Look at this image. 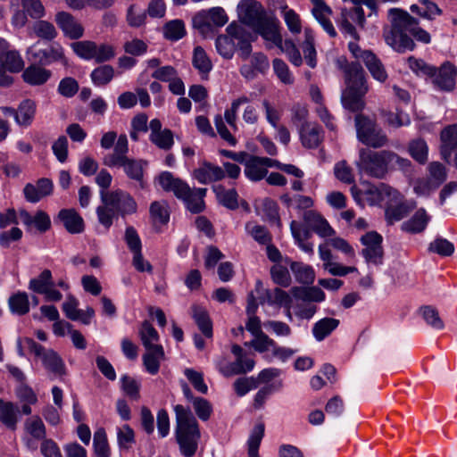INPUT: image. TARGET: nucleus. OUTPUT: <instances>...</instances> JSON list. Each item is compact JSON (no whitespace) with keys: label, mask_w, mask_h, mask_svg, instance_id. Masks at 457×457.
<instances>
[{"label":"nucleus","mask_w":457,"mask_h":457,"mask_svg":"<svg viewBox=\"0 0 457 457\" xmlns=\"http://www.w3.org/2000/svg\"><path fill=\"white\" fill-rule=\"evenodd\" d=\"M410 155L419 163L424 164L428 157V146L424 139L418 138L410 142L408 146Z\"/></svg>","instance_id":"nucleus-46"},{"label":"nucleus","mask_w":457,"mask_h":457,"mask_svg":"<svg viewBox=\"0 0 457 457\" xmlns=\"http://www.w3.org/2000/svg\"><path fill=\"white\" fill-rule=\"evenodd\" d=\"M339 320L334 318H323L318 320L312 327L314 338L319 342L324 340L339 326Z\"/></svg>","instance_id":"nucleus-39"},{"label":"nucleus","mask_w":457,"mask_h":457,"mask_svg":"<svg viewBox=\"0 0 457 457\" xmlns=\"http://www.w3.org/2000/svg\"><path fill=\"white\" fill-rule=\"evenodd\" d=\"M174 411L175 436L180 453L185 457H192L197 451L201 438L198 421L188 407L177 404L174 406Z\"/></svg>","instance_id":"nucleus-4"},{"label":"nucleus","mask_w":457,"mask_h":457,"mask_svg":"<svg viewBox=\"0 0 457 457\" xmlns=\"http://www.w3.org/2000/svg\"><path fill=\"white\" fill-rule=\"evenodd\" d=\"M51 76V71L37 64L29 65L22 73L23 80L30 86L44 85Z\"/></svg>","instance_id":"nucleus-30"},{"label":"nucleus","mask_w":457,"mask_h":457,"mask_svg":"<svg viewBox=\"0 0 457 457\" xmlns=\"http://www.w3.org/2000/svg\"><path fill=\"white\" fill-rule=\"evenodd\" d=\"M117 442L121 451H129L135 444L134 430L128 424L117 428Z\"/></svg>","instance_id":"nucleus-53"},{"label":"nucleus","mask_w":457,"mask_h":457,"mask_svg":"<svg viewBox=\"0 0 457 457\" xmlns=\"http://www.w3.org/2000/svg\"><path fill=\"white\" fill-rule=\"evenodd\" d=\"M37 110L36 103L31 99L23 100L15 113V121L19 126L29 127L33 122Z\"/></svg>","instance_id":"nucleus-36"},{"label":"nucleus","mask_w":457,"mask_h":457,"mask_svg":"<svg viewBox=\"0 0 457 457\" xmlns=\"http://www.w3.org/2000/svg\"><path fill=\"white\" fill-rule=\"evenodd\" d=\"M150 140L157 147L162 150H170L173 144V134L171 130L165 129L157 134H150Z\"/></svg>","instance_id":"nucleus-61"},{"label":"nucleus","mask_w":457,"mask_h":457,"mask_svg":"<svg viewBox=\"0 0 457 457\" xmlns=\"http://www.w3.org/2000/svg\"><path fill=\"white\" fill-rule=\"evenodd\" d=\"M114 77V69L111 65H101L94 69L90 74L91 80L95 86H105Z\"/></svg>","instance_id":"nucleus-47"},{"label":"nucleus","mask_w":457,"mask_h":457,"mask_svg":"<svg viewBox=\"0 0 457 457\" xmlns=\"http://www.w3.org/2000/svg\"><path fill=\"white\" fill-rule=\"evenodd\" d=\"M193 176L199 183L206 185L223 179L225 172L222 167L204 162L199 168L194 170Z\"/></svg>","instance_id":"nucleus-24"},{"label":"nucleus","mask_w":457,"mask_h":457,"mask_svg":"<svg viewBox=\"0 0 457 457\" xmlns=\"http://www.w3.org/2000/svg\"><path fill=\"white\" fill-rule=\"evenodd\" d=\"M101 200L103 204H111L116 212H120L122 215L131 214L137 211V203L133 197L129 193L120 189L111 193L102 192Z\"/></svg>","instance_id":"nucleus-17"},{"label":"nucleus","mask_w":457,"mask_h":457,"mask_svg":"<svg viewBox=\"0 0 457 457\" xmlns=\"http://www.w3.org/2000/svg\"><path fill=\"white\" fill-rule=\"evenodd\" d=\"M366 23L364 10L361 6H354L349 9H342L340 17L337 20V25L341 33L345 37H350L353 41L358 42L360 36L356 26L363 29Z\"/></svg>","instance_id":"nucleus-10"},{"label":"nucleus","mask_w":457,"mask_h":457,"mask_svg":"<svg viewBox=\"0 0 457 457\" xmlns=\"http://www.w3.org/2000/svg\"><path fill=\"white\" fill-rule=\"evenodd\" d=\"M192 406L196 416L202 421H207L211 418L213 411L212 403L207 399L203 397H196L194 399Z\"/></svg>","instance_id":"nucleus-57"},{"label":"nucleus","mask_w":457,"mask_h":457,"mask_svg":"<svg viewBox=\"0 0 457 457\" xmlns=\"http://www.w3.org/2000/svg\"><path fill=\"white\" fill-rule=\"evenodd\" d=\"M185 23L181 20H173L163 27L164 37L170 41H178L186 36Z\"/></svg>","instance_id":"nucleus-48"},{"label":"nucleus","mask_w":457,"mask_h":457,"mask_svg":"<svg viewBox=\"0 0 457 457\" xmlns=\"http://www.w3.org/2000/svg\"><path fill=\"white\" fill-rule=\"evenodd\" d=\"M192 65L197 71L201 79L207 80L213 65L202 46H195L193 50Z\"/></svg>","instance_id":"nucleus-28"},{"label":"nucleus","mask_w":457,"mask_h":457,"mask_svg":"<svg viewBox=\"0 0 457 457\" xmlns=\"http://www.w3.org/2000/svg\"><path fill=\"white\" fill-rule=\"evenodd\" d=\"M430 219L426 210L420 208L410 220L401 225L402 230L411 234L421 233L426 229Z\"/></svg>","instance_id":"nucleus-33"},{"label":"nucleus","mask_w":457,"mask_h":457,"mask_svg":"<svg viewBox=\"0 0 457 457\" xmlns=\"http://www.w3.org/2000/svg\"><path fill=\"white\" fill-rule=\"evenodd\" d=\"M3 68L0 71V86L8 87L12 83V78L6 74L10 72H19L23 69L24 62L16 50L11 49L2 60Z\"/></svg>","instance_id":"nucleus-20"},{"label":"nucleus","mask_w":457,"mask_h":457,"mask_svg":"<svg viewBox=\"0 0 457 457\" xmlns=\"http://www.w3.org/2000/svg\"><path fill=\"white\" fill-rule=\"evenodd\" d=\"M428 176L437 187H440L447 178L445 167L439 162H432L428 166Z\"/></svg>","instance_id":"nucleus-60"},{"label":"nucleus","mask_w":457,"mask_h":457,"mask_svg":"<svg viewBox=\"0 0 457 457\" xmlns=\"http://www.w3.org/2000/svg\"><path fill=\"white\" fill-rule=\"evenodd\" d=\"M19 218L21 223L25 227L27 232H37L44 234L51 228L50 216L42 210H37L35 212H29L25 209L19 210Z\"/></svg>","instance_id":"nucleus-15"},{"label":"nucleus","mask_w":457,"mask_h":457,"mask_svg":"<svg viewBox=\"0 0 457 457\" xmlns=\"http://www.w3.org/2000/svg\"><path fill=\"white\" fill-rule=\"evenodd\" d=\"M348 49L355 59L361 60L371 76L379 82L387 79V73L381 61L370 50H362L356 42H349Z\"/></svg>","instance_id":"nucleus-11"},{"label":"nucleus","mask_w":457,"mask_h":457,"mask_svg":"<svg viewBox=\"0 0 457 457\" xmlns=\"http://www.w3.org/2000/svg\"><path fill=\"white\" fill-rule=\"evenodd\" d=\"M93 443L96 457L110 456V449L106 438V434L103 428H100L95 432Z\"/></svg>","instance_id":"nucleus-56"},{"label":"nucleus","mask_w":457,"mask_h":457,"mask_svg":"<svg viewBox=\"0 0 457 457\" xmlns=\"http://www.w3.org/2000/svg\"><path fill=\"white\" fill-rule=\"evenodd\" d=\"M358 139L371 147L379 148L386 145L387 137L370 118L358 114L355 117Z\"/></svg>","instance_id":"nucleus-8"},{"label":"nucleus","mask_w":457,"mask_h":457,"mask_svg":"<svg viewBox=\"0 0 457 457\" xmlns=\"http://www.w3.org/2000/svg\"><path fill=\"white\" fill-rule=\"evenodd\" d=\"M290 269L299 283L306 285L313 283L315 272L312 266L303 262H292Z\"/></svg>","instance_id":"nucleus-42"},{"label":"nucleus","mask_w":457,"mask_h":457,"mask_svg":"<svg viewBox=\"0 0 457 457\" xmlns=\"http://www.w3.org/2000/svg\"><path fill=\"white\" fill-rule=\"evenodd\" d=\"M283 383L281 380L277 381L273 384L267 385L262 387L254 395L253 407L255 409H261L263 407L267 398L272 393V391L279 390L282 388Z\"/></svg>","instance_id":"nucleus-58"},{"label":"nucleus","mask_w":457,"mask_h":457,"mask_svg":"<svg viewBox=\"0 0 457 457\" xmlns=\"http://www.w3.org/2000/svg\"><path fill=\"white\" fill-rule=\"evenodd\" d=\"M337 64L345 73L346 88L343 91L341 101L343 106L352 112L363 108V96L368 91L365 72L359 62H347L345 59H338Z\"/></svg>","instance_id":"nucleus-2"},{"label":"nucleus","mask_w":457,"mask_h":457,"mask_svg":"<svg viewBox=\"0 0 457 457\" xmlns=\"http://www.w3.org/2000/svg\"><path fill=\"white\" fill-rule=\"evenodd\" d=\"M382 241V236L376 231L368 232L361 237V242L365 246L361 250V255L368 264L379 266L383 263Z\"/></svg>","instance_id":"nucleus-12"},{"label":"nucleus","mask_w":457,"mask_h":457,"mask_svg":"<svg viewBox=\"0 0 457 457\" xmlns=\"http://www.w3.org/2000/svg\"><path fill=\"white\" fill-rule=\"evenodd\" d=\"M74 53L81 59L89 61L94 60L96 56V43L94 41L84 40L71 44Z\"/></svg>","instance_id":"nucleus-51"},{"label":"nucleus","mask_w":457,"mask_h":457,"mask_svg":"<svg viewBox=\"0 0 457 457\" xmlns=\"http://www.w3.org/2000/svg\"><path fill=\"white\" fill-rule=\"evenodd\" d=\"M457 68L450 62H444L439 68L434 66L429 75L433 87L443 92H451L455 88Z\"/></svg>","instance_id":"nucleus-13"},{"label":"nucleus","mask_w":457,"mask_h":457,"mask_svg":"<svg viewBox=\"0 0 457 457\" xmlns=\"http://www.w3.org/2000/svg\"><path fill=\"white\" fill-rule=\"evenodd\" d=\"M24 342L30 353L36 357L40 358L43 366L47 371L56 377H62L66 374L65 364L56 352L52 349H46L29 337H25Z\"/></svg>","instance_id":"nucleus-9"},{"label":"nucleus","mask_w":457,"mask_h":457,"mask_svg":"<svg viewBox=\"0 0 457 457\" xmlns=\"http://www.w3.org/2000/svg\"><path fill=\"white\" fill-rule=\"evenodd\" d=\"M228 21V18L221 7L211 8L205 14L196 16L194 19L195 24L200 27L210 26L211 24L216 27L224 26Z\"/></svg>","instance_id":"nucleus-32"},{"label":"nucleus","mask_w":457,"mask_h":457,"mask_svg":"<svg viewBox=\"0 0 457 457\" xmlns=\"http://www.w3.org/2000/svg\"><path fill=\"white\" fill-rule=\"evenodd\" d=\"M440 154L447 163L457 169V124L445 127L440 134Z\"/></svg>","instance_id":"nucleus-16"},{"label":"nucleus","mask_w":457,"mask_h":457,"mask_svg":"<svg viewBox=\"0 0 457 457\" xmlns=\"http://www.w3.org/2000/svg\"><path fill=\"white\" fill-rule=\"evenodd\" d=\"M25 430L35 439H46V426L38 416H33L26 420L24 423Z\"/></svg>","instance_id":"nucleus-50"},{"label":"nucleus","mask_w":457,"mask_h":457,"mask_svg":"<svg viewBox=\"0 0 457 457\" xmlns=\"http://www.w3.org/2000/svg\"><path fill=\"white\" fill-rule=\"evenodd\" d=\"M159 184L163 190L172 192L177 198L182 200L192 213L204 211L206 188H191L185 181L174 178L169 171L159 176Z\"/></svg>","instance_id":"nucleus-6"},{"label":"nucleus","mask_w":457,"mask_h":457,"mask_svg":"<svg viewBox=\"0 0 457 457\" xmlns=\"http://www.w3.org/2000/svg\"><path fill=\"white\" fill-rule=\"evenodd\" d=\"M334 174L335 177L343 183H354L353 169L347 164L345 161H340L335 164Z\"/></svg>","instance_id":"nucleus-63"},{"label":"nucleus","mask_w":457,"mask_h":457,"mask_svg":"<svg viewBox=\"0 0 457 457\" xmlns=\"http://www.w3.org/2000/svg\"><path fill=\"white\" fill-rule=\"evenodd\" d=\"M258 381L253 377H243L236 379L233 388L237 396H245L248 392L257 388Z\"/></svg>","instance_id":"nucleus-62"},{"label":"nucleus","mask_w":457,"mask_h":457,"mask_svg":"<svg viewBox=\"0 0 457 457\" xmlns=\"http://www.w3.org/2000/svg\"><path fill=\"white\" fill-rule=\"evenodd\" d=\"M254 365V360L250 357H245V359L236 358L234 361L229 363L224 361H219L216 363L219 372L226 378L250 372L253 370Z\"/></svg>","instance_id":"nucleus-21"},{"label":"nucleus","mask_w":457,"mask_h":457,"mask_svg":"<svg viewBox=\"0 0 457 457\" xmlns=\"http://www.w3.org/2000/svg\"><path fill=\"white\" fill-rule=\"evenodd\" d=\"M272 66L275 74L283 84L291 85L294 83V77L283 60L275 58L272 61Z\"/></svg>","instance_id":"nucleus-59"},{"label":"nucleus","mask_w":457,"mask_h":457,"mask_svg":"<svg viewBox=\"0 0 457 457\" xmlns=\"http://www.w3.org/2000/svg\"><path fill=\"white\" fill-rule=\"evenodd\" d=\"M218 202L229 210L238 208V194L236 189H226L223 186L213 187Z\"/></svg>","instance_id":"nucleus-40"},{"label":"nucleus","mask_w":457,"mask_h":457,"mask_svg":"<svg viewBox=\"0 0 457 457\" xmlns=\"http://www.w3.org/2000/svg\"><path fill=\"white\" fill-rule=\"evenodd\" d=\"M299 134L301 142L306 148H317L323 140L322 129L315 123L302 124Z\"/></svg>","instance_id":"nucleus-26"},{"label":"nucleus","mask_w":457,"mask_h":457,"mask_svg":"<svg viewBox=\"0 0 457 457\" xmlns=\"http://www.w3.org/2000/svg\"><path fill=\"white\" fill-rule=\"evenodd\" d=\"M15 396L21 404V412L24 415H30L32 412L31 405L37 403V395L35 391L27 384L21 383L15 387Z\"/></svg>","instance_id":"nucleus-31"},{"label":"nucleus","mask_w":457,"mask_h":457,"mask_svg":"<svg viewBox=\"0 0 457 457\" xmlns=\"http://www.w3.org/2000/svg\"><path fill=\"white\" fill-rule=\"evenodd\" d=\"M139 336L142 341V345L145 349H150L155 345H161L158 344L159 334L157 330L147 320L142 323L141 328L139 330Z\"/></svg>","instance_id":"nucleus-45"},{"label":"nucleus","mask_w":457,"mask_h":457,"mask_svg":"<svg viewBox=\"0 0 457 457\" xmlns=\"http://www.w3.org/2000/svg\"><path fill=\"white\" fill-rule=\"evenodd\" d=\"M146 353L143 355V363L145 370L155 375L159 372L161 361L165 359V353L162 345H155L150 349H145Z\"/></svg>","instance_id":"nucleus-34"},{"label":"nucleus","mask_w":457,"mask_h":457,"mask_svg":"<svg viewBox=\"0 0 457 457\" xmlns=\"http://www.w3.org/2000/svg\"><path fill=\"white\" fill-rule=\"evenodd\" d=\"M412 12H417L420 16L428 20L434 19L442 13V10L435 3L429 0H424L420 3V5L412 4L411 6Z\"/></svg>","instance_id":"nucleus-54"},{"label":"nucleus","mask_w":457,"mask_h":457,"mask_svg":"<svg viewBox=\"0 0 457 457\" xmlns=\"http://www.w3.org/2000/svg\"><path fill=\"white\" fill-rule=\"evenodd\" d=\"M58 218L69 233L79 234L83 232L84 220L76 210L62 209L58 213Z\"/></svg>","instance_id":"nucleus-27"},{"label":"nucleus","mask_w":457,"mask_h":457,"mask_svg":"<svg viewBox=\"0 0 457 457\" xmlns=\"http://www.w3.org/2000/svg\"><path fill=\"white\" fill-rule=\"evenodd\" d=\"M49 287H54L52 272L50 270H44L37 277L29 282V289L37 294H42Z\"/></svg>","instance_id":"nucleus-43"},{"label":"nucleus","mask_w":457,"mask_h":457,"mask_svg":"<svg viewBox=\"0 0 457 457\" xmlns=\"http://www.w3.org/2000/svg\"><path fill=\"white\" fill-rule=\"evenodd\" d=\"M420 312L426 323L435 329H443L445 325L438 312L431 306L420 308Z\"/></svg>","instance_id":"nucleus-64"},{"label":"nucleus","mask_w":457,"mask_h":457,"mask_svg":"<svg viewBox=\"0 0 457 457\" xmlns=\"http://www.w3.org/2000/svg\"><path fill=\"white\" fill-rule=\"evenodd\" d=\"M28 54L40 65H50L54 62H60L63 66L69 65L62 46L57 43H54L45 49H38L37 46H32L28 49Z\"/></svg>","instance_id":"nucleus-14"},{"label":"nucleus","mask_w":457,"mask_h":457,"mask_svg":"<svg viewBox=\"0 0 457 457\" xmlns=\"http://www.w3.org/2000/svg\"><path fill=\"white\" fill-rule=\"evenodd\" d=\"M390 156H393L392 151L376 152L361 148L355 164L360 173L364 172L376 179H384L390 169Z\"/></svg>","instance_id":"nucleus-7"},{"label":"nucleus","mask_w":457,"mask_h":457,"mask_svg":"<svg viewBox=\"0 0 457 457\" xmlns=\"http://www.w3.org/2000/svg\"><path fill=\"white\" fill-rule=\"evenodd\" d=\"M236 39L229 34L220 35L215 40L216 50L224 59H231L234 55Z\"/></svg>","instance_id":"nucleus-44"},{"label":"nucleus","mask_w":457,"mask_h":457,"mask_svg":"<svg viewBox=\"0 0 457 457\" xmlns=\"http://www.w3.org/2000/svg\"><path fill=\"white\" fill-rule=\"evenodd\" d=\"M55 21L63 34L71 39H78L83 36L82 25L69 12H59L55 16Z\"/></svg>","instance_id":"nucleus-23"},{"label":"nucleus","mask_w":457,"mask_h":457,"mask_svg":"<svg viewBox=\"0 0 457 457\" xmlns=\"http://www.w3.org/2000/svg\"><path fill=\"white\" fill-rule=\"evenodd\" d=\"M10 312L18 316H23L29 312V300L26 292L18 291L8 299Z\"/></svg>","instance_id":"nucleus-38"},{"label":"nucleus","mask_w":457,"mask_h":457,"mask_svg":"<svg viewBox=\"0 0 457 457\" xmlns=\"http://www.w3.org/2000/svg\"><path fill=\"white\" fill-rule=\"evenodd\" d=\"M128 154V137L125 134H121L119 136L112 152L104 154L102 162L111 169L121 168L127 178L137 182L141 187H144V175L147 162L142 159L130 158Z\"/></svg>","instance_id":"nucleus-3"},{"label":"nucleus","mask_w":457,"mask_h":457,"mask_svg":"<svg viewBox=\"0 0 457 457\" xmlns=\"http://www.w3.org/2000/svg\"><path fill=\"white\" fill-rule=\"evenodd\" d=\"M239 20L251 27L263 38L270 41H280L276 35L275 22L267 17L262 4L255 0H241L237 5Z\"/></svg>","instance_id":"nucleus-5"},{"label":"nucleus","mask_w":457,"mask_h":457,"mask_svg":"<svg viewBox=\"0 0 457 457\" xmlns=\"http://www.w3.org/2000/svg\"><path fill=\"white\" fill-rule=\"evenodd\" d=\"M276 35L279 37L278 41H272L277 46H278L282 52H284L288 60L296 67H299L303 63V59L300 51L297 49L292 40L282 41V37L276 29Z\"/></svg>","instance_id":"nucleus-41"},{"label":"nucleus","mask_w":457,"mask_h":457,"mask_svg":"<svg viewBox=\"0 0 457 457\" xmlns=\"http://www.w3.org/2000/svg\"><path fill=\"white\" fill-rule=\"evenodd\" d=\"M388 17L391 27L385 30L384 37L386 44L396 52L412 51L415 48L412 37L423 44L430 43L429 33L421 29L418 20L407 12L392 8L388 11Z\"/></svg>","instance_id":"nucleus-1"},{"label":"nucleus","mask_w":457,"mask_h":457,"mask_svg":"<svg viewBox=\"0 0 457 457\" xmlns=\"http://www.w3.org/2000/svg\"><path fill=\"white\" fill-rule=\"evenodd\" d=\"M126 20L132 28L143 26L146 20V12L136 4H131L127 11Z\"/></svg>","instance_id":"nucleus-55"},{"label":"nucleus","mask_w":457,"mask_h":457,"mask_svg":"<svg viewBox=\"0 0 457 457\" xmlns=\"http://www.w3.org/2000/svg\"><path fill=\"white\" fill-rule=\"evenodd\" d=\"M226 31L237 40L241 58L244 60L247 59L251 54L252 46L247 38V35L245 34L244 28L235 22H232L227 27Z\"/></svg>","instance_id":"nucleus-29"},{"label":"nucleus","mask_w":457,"mask_h":457,"mask_svg":"<svg viewBox=\"0 0 457 457\" xmlns=\"http://www.w3.org/2000/svg\"><path fill=\"white\" fill-rule=\"evenodd\" d=\"M192 317L196 323L199 330L207 338L212 337V322L205 308L200 305L191 307Z\"/></svg>","instance_id":"nucleus-37"},{"label":"nucleus","mask_w":457,"mask_h":457,"mask_svg":"<svg viewBox=\"0 0 457 457\" xmlns=\"http://www.w3.org/2000/svg\"><path fill=\"white\" fill-rule=\"evenodd\" d=\"M304 224L320 237H328L335 234V230L327 220L313 210H308L303 216Z\"/></svg>","instance_id":"nucleus-22"},{"label":"nucleus","mask_w":457,"mask_h":457,"mask_svg":"<svg viewBox=\"0 0 457 457\" xmlns=\"http://www.w3.org/2000/svg\"><path fill=\"white\" fill-rule=\"evenodd\" d=\"M264 424L259 423L254 426L249 436L248 445V457H260L258 454L261 442L264 436Z\"/></svg>","instance_id":"nucleus-49"},{"label":"nucleus","mask_w":457,"mask_h":457,"mask_svg":"<svg viewBox=\"0 0 457 457\" xmlns=\"http://www.w3.org/2000/svg\"><path fill=\"white\" fill-rule=\"evenodd\" d=\"M276 160L249 154L245 162V175L251 181H260L268 173V167H274Z\"/></svg>","instance_id":"nucleus-18"},{"label":"nucleus","mask_w":457,"mask_h":457,"mask_svg":"<svg viewBox=\"0 0 457 457\" xmlns=\"http://www.w3.org/2000/svg\"><path fill=\"white\" fill-rule=\"evenodd\" d=\"M150 216L154 225H165L170 220L168 206L164 202H154L150 206Z\"/></svg>","instance_id":"nucleus-52"},{"label":"nucleus","mask_w":457,"mask_h":457,"mask_svg":"<svg viewBox=\"0 0 457 457\" xmlns=\"http://www.w3.org/2000/svg\"><path fill=\"white\" fill-rule=\"evenodd\" d=\"M18 415L19 409L14 403L0 398V422L3 425L9 429H16Z\"/></svg>","instance_id":"nucleus-35"},{"label":"nucleus","mask_w":457,"mask_h":457,"mask_svg":"<svg viewBox=\"0 0 457 457\" xmlns=\"http://www.w3.org/2000/svg\"><path fill=\"white\" fill-rule=\"evenodd\" d=\"M255 289L259 295L260 303H267L270 305L288 307L291 304L290 295L284 290L276 287L273 290L263 289L262 283L256 281Z\"/></svg>","instance_id":"nucleus-19"},{"label":"nucleus","mask_w":457,"mask_h":457,"mask_svg":"<svg viewBox=\"0 0 457 457\" xmlns=\"http://www.w3.org/2000/svg\"><path fill=\"white\" fill-rule=\"evenodd\" d=\"M311 3L313 4V8L312 10V14L323 29L329 35V37H337V33L329 20V16L332 13L330 7L328 6L323 0H311Z\"/></svg>","instance_id":"nucleus-25"}]
</instances>
